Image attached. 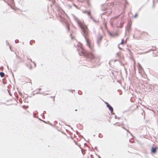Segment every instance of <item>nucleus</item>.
Segmentation results:
<instances>
[{
	"label": "nucleus",
	"mask_w": 158,
	"mask_h": 158,
	"mask_svg": "<svg viewBox=\"0 0 158 158\" xmlns=\"http://www.w3.org/2000/svg\"><path fill=\"white\" fill-rule=\"evenodd\" d=\"M75 19L77 22L78 26L82 29L83 33V35L84 36V38L85 39L87 45L91 50H93V49L91 47V46L89 44V40L87 38V36H88V29L87 27V26L85 24L82 23L79 20L77 19Z\"/></svg>",
	"instance_id": "obj_1"
},
{
	"label": "nucleus",
	"mask_w": 158,
	"mask_h": 158,
	"mask_svg": "<svg viewBox=\"0 0 158 158\" xmlns=\"http://www.w3.org/2000/svg\"><path fill=\"white\" fill-rule=\"evenodd\" d=\"M78 53L80 56H83L89 61H92L94 59H96L94 56L89 52L85 51L81 47H78L77 48Z\"/></svg>",
	"instance_id": "obj_2"
},
{
	"label": "nucleus",
	"mask_w": 158,
	"mask_h": 158,
	"mask_svg": "<svg viewBox=\"0 0 158 158\" xmlns=\"http://www.w3.org/2000/svg\"><path fill=\"white\" fill-rule=\"evenodd\" d=\"M157 147H152L151 150V152L152 153L155 154L157 151Z\"/></svg>",
	"instance_id": "obj_3"
},
{
	"label": "nucleus",
	"mask_w": 158,
	"mask_h": 158,
	"mask_svg": "<svg viewBox=\"0 0 158 158\" xmlns=\"http://www.w3.org/2000/svg\"><path fill=\"white\" fill-rule=\"evenodd\" d=\"M107 107H108V108L109 109V110H110V112H111V113L112 114H114V113H113V108L112 107L110 106V104L108 105V106H107Z\"/></svg>",
	"instance_id": "obj_4"
},
{
	"label": "nucleus",
	"mask_w": 158,
	"mask_h": 158,
	"mask_svg": "<svg viewBox=\"0 0 158 158\" xmlns=\"http://www.w3.org/2000/svg\"><path fill=\"white\" fill-rule=\"evenodd\" d=\"M102 39V36L101 35H99V36L98 37L97 40V43L98 45H99V42L101 41Z\"/></svg>",
	"instance_id": "obj_5"
},
{
	"label": "nucleus",
	"mask_w": 158,
	"mask_h": 158,
	"mask_svg": "<svg viewBox=\"0 0 158 158\" xmlns=\"http://www.w3.org/2000/svg\"><path fill=\"white\" fill-rule=\"evenodd\" d=\"M124 23L123 22H121L119 25H118L117 27L118 28H121L123 27V25Z\"/></svg>",
	"instance_id": "obj_6"
},
{
	"label": "nucleus",
	"mask_w": 158,
	"mask_h": 158,
	"mask_svg": "<svg viewBox=\"0 0 158 158\" xmlns=\"http://www.w3.org/2000/svg\"><path fill=\"white\" fill-rule=\"evenodd\" d=\"M83 13L85 14H87L88 15H90V11H84Z\"/></svg>",
	"instance_id": "obj_7"
},
{
	"label": "nucleus",
	"mask_w": 158,
	"mask_h": 158,
	"mask_svg": "<svg viewBox=\"0 0 158 158\" xmlns=\"http://www.w3.org/2000/svg\"><path fill=\"white\" fill-rule=\"evenodd\" d=\"M5 74L3 72H0V76L2 77H3L4 76Z\"/></svg>",
	"instance_id": "obj_8"
},
{
	"label": "nucleus",
	"mask_w": 158,
	"mask_h": 158,
	"mask_svg": "<svg viewBox=\"0 0 158 158\" xmlns=\"http://www.w3.org/2000/svg\"><path fill=\"white\" fill-rule=\"evenodd\" d=\"M66 27L68 31H69V27L68 24H66Z\"/></svg>",
	"instance_id": "obj_9"
},
{
	"label": "nucleus",
	"mask_w": 158,
	"mask_h": 158,
	"mask_svg": "<svg viewBox=\"0 0 158 158\" xmlns=\"http://www.w3.org/2000/svg\"><path fill=\"white\" fill-rule=\"evenodd\" d=\"M138 68L139 69H140V70L142 69V67H141V65H140L139 64L138 65Z\"/></svg>",
	"instance_id": "obj_10"
},
{
	"label": "nucleus",
	"mask_w": 158,
	"mask_h": 158,
	"mask_svg": "<svg viewBox=\"0 0 158 158\" xmlns=\"http://www.w3.org/2000/svg\"><path fill=\"white\" fill-rule=\"evenodd\" d=\"M124 40L123 39H122L121 42L119 44V45L123 43Z\"/></svg>",
	"instance_id": "obj_11"
},
{
	"label": "nucleus",
	"mask_w": 158,
	"mask_h": 158,
	"mask_svg": "<svg viewBox=\"0 0 158 158\" xmlns=\"http://www.w3.org/2000/svg\"><path fill=\"white\" fill-rule=\"evenodd\" d=\"M105 103L106 105V106H107L108 105H109V104L106 102H105Z\"/></svg>",
	"instance_id": "obj_12"
},
{
	"label": "nucleus",
	"mask_w": 158,
	"mask_h": 158,
	"mask_svg": "<svg viewBox=\"0 0 158 158\" xmlns=\"http://www.w3.org/2000/svg\"><path fill=\"white\" fill-rule=\"evenodd\" d=\"M89 16H90V18L91 19H93V20L95 22V20H94L93 19V18H92V16H91L90 15H89Z\"/></svg>",
	"instance_id": "obj_13"
},
{
	"label": "nucleus",
	"mask_w": 158,
	"mask_h": 158,
	"mask_svg": "<svg viewBox=\"0 0 158 158\" xmlns=\"http://www.w3.org/2000/svg\"><path fill=\"white\" fill-rule=\"evenodd\" d=\"M73 5L76 8H78V7H77V6L75 5V4L74 3H73Z\"/></svg>",
	"instance_id": "obj_14"
},
{
	"label": "nucleus",
	"mask_w": 158,
	"mask_h": 158,
	"mask_svg": "<svg viewBox=\"0 0 158 158\" xmlns=\"http://www.w3.org/2000/svg\"><path fill=\"white\" fill-rule=\"evenodd\" d=\"M15 42L16 43H18V42H19V41L18 40H15Z\"/></svg>",
	"instance_id": "obj_15"
},
{
	"label": "nucleus",
	"mask_w": 158,
	"mask_h": 158,
	"mask_svg": "<svg viewBox=\"0 0 158 158\" xmlns=\"http://www.w3.org/2000/svg\"><path fill=\"white\" fill-rule=\"evenodd\" d=\"M137 16V14H136L135 15H134V18H136Z\"/></svg>",
	"instance_id": "obj_16"
},
{
	"label": "nucleus",
	"mask_w": 158,
	"mask_h": 158,
	"mask_svg": "<svg viewBox=\"0 0 158 158\" xmlns=\"http://www.w3.org/2000/svg\"><path fill=\"white\" fill-rule=\"evenodd\" d=\"M34 40H31L30 42V44L31 45V42H34Z\"/></svg>",
	"instance_id": "obj_17"
},
{
	"label": "nucleus",
	"mask_w": 158,
	"mask_h": 158,
	"mask_svg": "<svg viewBox=\"0 0 158 158\" xmlns=\"http://www.w3.org/2000/svg\"><path fill=\"white\" fill-rule=\"evenodd\" d=\"M6 44L7 45H9V43L7 41V40H6Z\"/></svg>",
	"instance_id": "obj_18"
},
{
	"label": "nucleus",
	"mask_w": 158,
	"mask_h": 158,
	"mask_svg": "<svg viewBox=\"0 0 158 158\" xmlns=\"http://www.w3.org/2000/svg\"><path fill=\"white\" fill-rule=\"evenodd\" d=\"M78 94H81V92L80 91H78Z\"/></svg>",
	"instance_id": "obj_19"
},
{
	"label": "nucleus",
	"mask_w": 158,
	"mask_h": 158,
	"mask_svg": "<svg viewBox=\"0 0 158 158\" xmlns=\"http://www.w3.org/2000/svg\"><path fill=\"white\" fill-rule=\"evenodd\" d=\"M33 63L34 64L35 66V67L36 66V64L34 63V62H33Z\"/></svg>",
	"instance_id": "obj_20"
},
{
	"label": "nucleus",
	"mask_w": 158,
	"mask_h": 158,
	"mask_svg": "<svg viewBox=\"0 0 158 158\" xmlns=\"http://www.w3.org/2000/svg\"><path fill=\"white\" fill-rule=\"evenodd\" d=\"M16 57L18 58H19V57L16 54Z\"/></svg>",
	"instance_id": "obj_21"
},
{
	"label": "nucleus",
	"mask_w": 158,
	"mask_h": 158,
	"mask_svg": "<svg viewBox=\"0 0 158 158\" xmlns=\"http://www.w3.org/2000/svg\"><path fill=\"white\" fill-rule=\"evenodd\" d=\"M127 49L130 52H131V51L129 49Z\"/></svg>",
	"instance_id": "obj_22"
},
{
	"label": "nucleus",
	"mask_w": 158,
	"mask_h": 158,
	"mask_svg": "<svg viewBox=\"0 0 158 158\" xmlns=\"http://www.w3.org/2000/svg\"><path fill=\"white\" fill-rule=\"evenodd\" d=\"M114 118H115L116 119L117 118V116L116 115H115V116H114Z\"/></svg>",
	"instance_id": "obj_23"
},
{
	"label": "nucleus",
	"mask_w": 158,
	"mask_h": 158,
	"mask_svg": "<svg viewBox=\"0 0 158 158\" xmlns=\"http://www.w3.org/2000/svg\"><path fill=\"white\" fill-rule=\"evenodd\" d=\"M95 149H96V150H97V147H95Z\"/></svg>",
	"instance_id": "obj_24"
},
{
	"label": "nucleus",
	"mask_w": 158,
	"mask_h": 158,
	"mask_svg": "<svg viewBox=\"0 0 158 158\" xmlns=\"http://www.w3.org/2000/svg\"><path fill=\"white\" fill-rule=\"evenodd\" d=\"M2 68H3V67H1L0 68V69H2Z\"/></svg>",
	"instance_id": "obj_25"
},
{
	"label": "nucleus",
	"mask_w": 158,
	"mask_h": 158,
	"mask_svg": "<svg viewBox=\"0 0 158 158\" xmlns=\"http://www.w3.org/2000/svg\"><path fill=\"white\" fill-rule=\"evenodd\" d=\"M119 48L120 49H122V48H120L119 47Z\"/></svg>",
	"instance_id": "obj_26"
},
{
	"label": "nucleus",
	"mask_w": 158,
	"mask_h": 158,
	"mask_svg": "<svg viewBox=\"0 0 158 158\" xmlns=\"http://www.w3.org/2000/svg\"><path fill=\"white\" fill-rule=\"evenodd\" d=\"M30 60L31 62H32V60L31 59H30Z\"/></svg>",
	"instance_id": "obj_27"
},
{
	"label": "nucleus",
	"mask_w": 158,
	"mask_h": 158,
	"mask_svg": "<svg viewBox=\"0 0 158 158\" xmlns=\"http://www.w3.org/2000/svg\"><path fill=\"white\" fill-rule=\"evenodd\" d=\"M98 158H101V157L99 156H98Z\"/></svg>",
	"instance_id": "obj_28"
},
{
	"label": "nucleus",
	"mask_w": 158,
	"mask_h": 158,
	"mask_svg": "<svg viewBox=\"0 0 158 158\" xmlns=\"http://www.w3.org/2000/svg\"><path fill=\"white\" fill-rule=\"evenodd\" d=\"M110 35L111 36H112V35H111V33H110Z\"/></svg>",
	"instance_id": "obj_29"
},
{
	"label": "nucleus",
	"mask_w": 158,
	"mask_h": 158,
	"mask_svg": "<svg viewBox=\"0 0 158 158\" xmlns=\"http://www.w3.org/2000/svg\"><path fill=\"white\" fill-rule=\"evenodd\" d=\"M71 38H72V39H73V37L72 36H71Z\"/></svg>",
	"instance_id": "obj_30"
},
{
	"label": "nucleus",
	"mask_w": 158,
	"mask_h": 158,
	"mask_svg": "<svg viewBox=\"0 0 158 158\" xmlns=\"http://www.w3.org/2000/svg\"><path fill=\"white\" fill-rule=\"evenodd\" d=\"M100 134H99V135H98V137H99V135H100Z\"/></svg>",
	"instance_id": "obj_31"
},
{
	"label": "nucleus",
	"mask_w": 158,
	"mask_h": 158,
	"mask_svg": "<svg viewBox=\"0 0 158 158\" xmlns=\"http://www.w3.org/2000/svg\"><path fill=\"white\" fill-rule=\"evenodd\" d=\"M118 119H120V118H119V117H118Z\"/></svg>",
	"instance_id": "obj_32"
},
{
	"label": "nucleus",
	"mask_w": 158,
	"mask_h": 158,
	"mask_svg": "<svg viewBox=\"0 0 158 158\" xmlns=\"http://www.w3.org/2000/svg\"><path fill=\"white\" fill-rule=\"evenodd\" d=\"M75 111H77V109L75 110Z\"/></svg>",
	"instance_id": "obj_33"
},
{
	"label": "nucleus",
	"mask_w": 158,
	"mask_h": 158,
	"mask_svg": "<svg viewBox=\"0 0 158 158\" xmlns=\"http://www.w3.org/2000/svg\"><path fill=\"white\" fill-rule=\"evenodd\" d=\"M127 131L128 132V131ZM129 133H130V132H129Z\"/></svg>",
	"instance_id": "obj_34"
}]
</instances>
